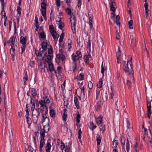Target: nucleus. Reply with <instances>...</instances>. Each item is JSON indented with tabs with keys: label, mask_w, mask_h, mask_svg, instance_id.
Wrapping results in <instances>:
<instances>
[{
	"label": "nucleus",
	"mask_w": 152,
	"mask_h": 152,
	"mask_svg": "<svg viewBox=\"0 0 152 152\" xmlns=\"http://www.w3.org/2000/svg\"><path fill=\"white\" fill-rule=\"evenodd\" d=\"M128 57L129 59V60H127V61H124V69L127 74H132L133 83H134L135 82L133 76L134 71L133 68V64L132 61V57L131 56H129Z\"/></svg>",
	"instance_id": "obj_1"
},
{
	"label": "nucleus",
	"mask_w": 152,
	"mask_h": 152,
	"mask_svg": "<svg viewBox=\"0 0 152 152\" xmlns=\"http://www.w3.org/2000/svg\"><path fill=\"white\" fill-rule=\"evenodd\" d=\"M4 106L5 109V123L6 124H7L8 122H10V112L8 110V109L6 106L5 100L8 97V94L7 93H5L4 89Z\"/></svg>",
	"instance_id": "obj_2"
},
{
	"label": "nucleus",
	"mask_w": 152,
	"mask_h": 152,
	"mask_svg": "<svg viewBox=\"0 0 152 152\" xmlns=\"http://www.w3.org/2000/svg\"><path fill=\"white\" fill-rule=\"evenodd\" d=\"M147 107L148 116L149 118H150V115L151 113V102L152 101V97L150 95L147 96Z\"/></svg>",
	"instance_id": "obj_3"
},
{
	"label": "nucleus",
	"mask_w": 152,
	"mask_h": 152,
	"mask_svg": "<svg viewBox=\"0 0 152 152\" xmlns=\"http://www.w3.org/2000/svg\"><path fill=\"white\" fill-rule=\"evenodd\" d=\"M70 23L71 29L74 33L75 32V26L76 23V19L75 17L74 13L72 12L70 16Z\"/></svg>",
	"instance_id": "obj_4"
},
{
	"label": "nucleus",
	"mask_w": 152,
	"mask_h": 152,
	"mask_svg": "<svg viewBox=\"0 0 152 152\" xmlns=\"http://www.w3.org/2000/svg\"><path fill=\"white\" fill-rule=\"evenodd\" d=\"M115 12H113L111 13V18L114 20V23H116L117 26L120 27V17L119 15H116L115 18Z\"/></svg>",
	"instance_id": "obj_5"
},
{
	"label": "nucleus",
	"mask_w": 152,
	"mask_h": 152,
	"mask_svg": "<svg viewBox=\"0 0 152 152\" xmlns=\"http://www.w3.org/2000/svg\"><path fill=\"white\" fill-rule=\"evenodd\" d=\"M50 101L48 99H47L46 101L45 100H41L39 101V103L41 107H45L46 109L45 113H47L48 111V108L46 107V104H48Z\"/></svg>",
	"instance_id": "obj_6"
},
{
	"label": "nucleus",
	"mask_w": 152,
	"mask_h": 152,
	"mask_svg": "<svg viewBox=\"0 0 152 152\" xmlns=\"http://www.w3.org/2000/svg\"><path fill=\"white\" fill-rule=\"evenodd\" d=\"M72 57L73 60L75 61L79 59L82 57L81 53L79 51H77L75 54L73 53L72 55Z\"/></svg>",
	"instance_id": "obj_7"
},
{
	"label": "nucleus",
	"mask_w": 152,
	"mask_h": 152,
	"mask_svg": "<svg viewBox=\"0 0 152 152\" xmlns=\"http://www.w3.org/2000/svg\"><path fill=\"white\" fill-rule=\"evenodd\" d=\"M126 121L127 124V128L126 130H124V132H127V133L133 132L134 131L132 127L130 126L129 121L126 119Z\"/></svg>",
	"instance_id": "obj_8"
},
{
	"label": "nucleus",
	"mask_w": 152,
	"mask_h": 152,
	"mask_svg": "<svg viewBox=\"0 0 152 152\" xmlns=\"http://www.w3.org/2000/svg\"><path fill=\"white\" fill-rule=\"evenodd\" d=\"M41 140L39 144V149L40 151H42V148L43 147L44 145L45 144V134H40Z\"/></svg>",
	"instance_id": "obj_9"
},
{
	"label": "nucleus",
	"mask_w": 152,
	"mask_h": 152,
	"mask_svg": "<svg viewBox=\"0 0 152 152\" xmlns=\"http://www.w3.org/2000/svg\"><path fill=\"white\" fill-rule=\"evenodd\" d=\"M46 56L47 60V62L48 64H50L52 63V59L53 57V54H48L47 53H45L44 56L42 58V59L43 60L45 59V57Z\"/></svg>",
	"instance_id": "obj_10"
},
{
	"label": "nucleus",
	"mask_w": 152,
	"mask_h": 152,
	"mask_svg": "<svg viewBox=\"0 0 152 152\" xmlns=\"http://www.w3.org/2000/svg\"><path fill=\"white\" fill-rule=\"evenodd\" d=\"M88 16H89V24L90 26V31H91V29L92 30L93 29H94V28H93V25L92 24V22L93 21L92 20V15L91 14H90L89 13H88Z\"/></svg>",
	"instance_id": "obj_11"
},
{
	"label": "nucleus",
	"mask_w": 152,
	"mask_h": 152,
	"mask_svg": "<svg viewBox=\"0 0 152 152\" xmlns=\"http://www.w3.org/2000/svg\"><path fill=\"white\" fill-rule=\"evenodd\" d=\"M61 53H59L57 54L56 55V58L60 61L61 60L63 61L65 59V56L64 55Z\"/></svg>",
	"instance_id": "obj_12"
},
{
	"label": "nucleus",
	"mask_w": 152,
	"mask_h": 152,
	"mask_svg": "<svg viewBox=\"0 0 152 152\" xmlns=\"http://www.w3.org/2000/svg\"><path fill=\"white\" fill-rule=\"evenodd\" d=\"M15 42V38L14 37H11L9 40L7 42V43L8 44H9L11 43V44H10V45L12 47H13L14 45V43Z\"/></svg>",
	"instance_id": "obj_13"
},
{
	"label": "nucleus",
	"mask_w": 152,
	"mask_h": 152,
	"mask_svg": "<svg viewBox=\"0 0 152 152\" xmlns=\"http://www.w3.org/2000/svg\"><path fill=\"white\" fill-rule=\"evenodd\" d=\"M59 52L60 53H64V45L63 43H59Z\"/></svg>",
	"instance_id": "obj_14"
},
{
	"label": "nucleus",
	"mask_w": 152,
	"mask_h": 152,
	"mask_svg": "<svg viewBox=\"0 0 152 152\" xmlns=\"http://www.w3.org/2000/svg\"><path fill=\"white\" fill-rule=\"evenodd\" d=\"M60 19L58 20V28L62 30V29L64 27V23L61 21V18H59Z\"/></svg>",
	"instance_id": "obj_15"
},
{
	"label": "nucleus",
	"mask_w": 152,
	"mask_h": 152,
	"mask_svg": "<svg viewBox=\"0 0 152 152\" xmlns=\"http://www.w3.org/2000/svg\"><path fill=\"white\" fill-rule=\"evenodd\" d=\"M48 64V65L49 69L50 72H51L54 71L55 73H56V72L54 68L53 64L52 62Z\"/></svg>",
	"instance_id": "obj_16"
},
{
	"label": "nucleus",
	"mask_w": 152,
	"mask_h": 152,
	"mask_svg": "<svg viewBox=\"0 0 152 152\" xmlns=\"http://www.w3.org/2000/svg\"><path fill=\"white\" fill-rule=\"evenodd\" d=\"M103 117L100 115L98 118H96V123L98 124H101L102 123V120Z\"/></svg>",
	"instance_id": "obj_17"
},
{
	"label": "nucleus",
	"mask_w": 152,
	"mask_h": 152,
	"mask_svg": "<svg viewBox=\"0 0 152 152\" xmlns=\"http://www.w3.org/2000/svg\"><path fill=\"white\" fill-rule=\"evenodd\" d=\"M51 146L50 142H47L45 146L46 152H49L50 151Z\"/></svg>",
	"instance_id": "obj_18"
},
{
	"label": "nucleus",
	"mask_w": 152,
	"mask_h": 152,
	"mask_svg": "<svg viewBox=\"0 0 152 152\" xmlns=\"http://www.w3.org/2000/svg\"><path fill=\"white\" fill-rule=\"evenodd\" d=\"M20 42L23 46H26V37H21L20 38Z\"/></svg>",
	"instance_id": "obj_19"
},
{
	"label": "nucleus",
	"mask_w": 152,
	"mask_h": 152,
	"mask_svg": "<svg viewBox=\"0 0 152 152\" xmlns=\"http://www.w3.org/2000/svg\"><path fill=\"white\" fill-rule=\"evenodd\" d=\"M47 113H45V114H42V116L41 117V122L43 123H44L46 119H47V117L46 115V114H47Z\"/></svg>",
	"instance_id": "obj_20"
},
{
	"label": "nucleus",
	"mask_w": 152,
	"mask_h": 152,
	"mask_svg": "<svg viewBox=\"0 0 152 152\" xmlns=\"http://www.w3.org/2000/svg\"><path fill=\"white\" fill-rule=\"evenodd\" d=\"M100 132L101 133H103L105 132V125H101L100 127Z\"/></svg>",
	"instance_id": "obj_21"
},
{
	"label": "nucleus",
	"mask_w": 152,
	"mask_h": 152,
	"mask_svg": "<svg viewBox=\"0 0 152 152\" xmlns=\"http://www.w3.org/2000/svg\"><path fill=\"white\" fill-rule=\"evenodd\" d=\"M74 102L76 107L77 109H79L80 107V106L79 104L78 100L77 97H75L74 98Z\"/></svg>",
	"instance_id": "obj_22"
},
{
	"label": "nucleus",
	"mask_w": 152,
	"mask_h": 152,
	"mask_svg": "<svg viewBox=\"0 0 152 152\" xmlns=\"http://www.w3.org/2000/svg\"><path fill=\"white\" fill-rule=\"evenodd\" d=\"M89 126L90 129L92 130H93L96 127V126L94 124V123L93 122H91L89 123Z\"/></svg>",
	"instance_id": "obj_23"
},
{
	"label": "nucleus",
	"mask_w": 152,
	"mask_h": 152,
	"mask_svg": "<svg viewBox=\"0 0 152 152\" xmlns=\"http://www.w3.org/2000/svg\"><path fill=\"white\" fill-rule=\"evenodd\" d=\"M31 94L34 98H35L37 95V91L35 89L32 88L31 91Z\"/></svg>",
	"instance_id": "obj_24"
},
{
	"label": "nucleus",
	"mask_w": 152,
	"mask_h": 152,
	"mask_svg": "<svg viewBox=\"0 0 152 152\" xmlns=\"http://www.w3.org/2000/svg\"><path fill=\"white\" fill-rule=\"evenodd\" d=\"M66 110L64 109V113H63V119L65 121H66L67 119V114L66 112Z\"/></svg>",
	"instance_id": "obj_25"
},
{
	"label": "nucleus",
	"mask_w": 152,
	"mask_h": 152,
	"mask_svg": "<svg viewBox=\"0 0 152 152\" xmlns=\"http://www.w3.org/2000/svg\"><path fill=\"white\" fill-rule=\"evenodd\" d=\"M50 114L52 117H54L55 116V111L53 109L50 110Z\"/></svg>",
	"instance_id": "obj_26"
},
{
	"label": "nucleus",
	"mask_w": 152,
	"mask_h": 152,
	"mask_svg": "<svg viewBox=\"0 0 152 152\" xmlns=\"http://www.w3.org/2000/svg\"><path fill=\"white\" fill-rule=\"evenodd\" d=\"M90 55H85L84 57V60L85 63L86 64H88L89 62L88 58L89 57H90Z\"/></svg>",
	"instance_id": "obj_27"
},
{
	"label": "nucleus",
	"mask_w": 152,
	"mask_h": 152,
	"mask_svg": "<svg viewBox=\"0 0 152 152\" xmlns=\"http://www.w3.org/2000/svg\"><path fill=\"white\" fill-rule=\"evenodd\" d=\"M103 82L102 81V78L100 79V80L99 81V82L97 84V87L98 88H100L102 87Z\"/></svg>",
	"instance_id": "obj_28"
},
{
	"label": "nucleus",
	"mask_w": 152,
	"mask_h": 152,
	"mask_svg": "<svg viewBox=\"0 0 152 152\" xmlns=\"http://www.w3.org/2000/svg\"><path fill=\"white\" fill-rule=\"evenodd\" d=\"M14 46H13V47H12L10 49V53L12 55V56H14L15 54V48H14Z\"/></svg>",
	"instance_id": "obj_29"
},
{
	"label": "nucleus",
	"mask_w": 152,
	"mask_h": 152,
	"mask_svg": "<svg viewBox=\"0 0 152 152\" xmlns=\"http://www.w3.org/2000/svg\"><path fill=\"white\" fill-rule=\"evenodd\" d=\"M42 47L41 48H43L45 50L47 47V43L46 42H43L42 44Z\"/></svg>",
	"instance_id": "obj_30"
},
{
	"label": "nucleus",
	"mask_w": 152,
	"mask_h": 152,
	"mask_svg": "<svg viewBox=\"0 0 152 152\" xmlns=\"http://www.w3.org/2000/svg\"><path fill=\"white\" fill-rule=\"evenodd\" d=\"M96 137L97 144L98 145H99L101 143V138L100 136L99 135H97Z\"/></svg>",
	"instance_id": "obj_31"
},
{
	"label": "nucleus",
	"mask_w": 152,
	"mask_h": 152,
	"mask_svg": "<svg viewBox=\"0 0 152 152\" xmlns=\"http://www.w3.org/2000/svg\"><path fill=\"white\" fill-rule=\"evenodd\" d=\"M103 40L101 37H100L98 40L97 43L99 45L102 46L103 45Z\"/></svg>",
	"instance_id": "obj_32"
},
{
	"label": "nucleus",
	"mask_w": 152,
	"mask_h": 152,
	"mask_svg": "<svg viewBox=\"0 0 152 152\" xmlns=\"http://www.w3.org/2000/svg\"><path fill=\"white\" fill-rule=\"evenodd\" d=\"M133 21L132 20H130L128 22V25L129 26V28L130 29H132L133 28Z\"/></svg>",
	"instance_id": "obj_33"
},
{
	"label": "nucleus",
	"mask_w": 152,
	"mask_h": 152,
	"mask_svg": "<svg viewBox=\"0 0 152 152\" xmlns=\"http://www.w3.org/2000/svg\"><path fill=\"white\" fill-rule=\"evenodd\" d=\"M72 41L71 40L69 39L68 40V49L70 50L72 47Z\"/></svg>",
	"instance_id": "obj_34"
},
{
	"label": "nucleus",
	"mask_w": 152,
	"mask_h": 152,
	"mask_svg": "<svg viewBox=\"0 0 152 152\" xmlns=\"http://www.w3.org/2000/svg\"><path fill=\"white\" fill-rule=\"evenodd\" d=\"M64 33L63 32L62 33V34H61L60 37V39H59V43H62V42L63 40V38L64 37Z\"/></svg>",
	"instance_id": "obj_35"
},
{
	"label": "nucleus",
	"mask_w": 152,
	"mask_h": 152,
	"mask_svg": "<svg viewBox=\"0 0 152 152\" xmlns=\"http://www.w3.org/2000/svg\"><path fill=\"white\" fill-rule=\"evenodd\" d=\"M49 30L50 32L51 33H53L55 32L54 28L53 25H50L49 26Z\"/></svg>",
	"instance_id": "obj_36"
},
{
	"label": "nucleus",
	"mask_w": 152,
	"mask_h": 152,
	"mask_svg": "<svg viewBox=\"0 0 152 152\" xmlns=\"http://www.w3.org/2000/svg\"><path fill=\"white\" fill-rule=\"evenodd\" d=\"M66 11L68 15H70V16H71L72 15V11L71 10L70 8H69V7L66 8Z\"/></svg>",
	"instance_id": "obj_37"
},
{
	"label": "nucleus",
	"mask_w": 152,
	"mask_h": 152,
	"mask_svg": "<svg viewBox=\"0 0 152 152\" xmlns=\"http://www.w3.org/2000/svg\"><path fill=\"white\" fill-rule=\"evenodd\" d=\"M115 4H111V5H110V10L113 11V12H115V11L116 10L115 8L114 7V6H115Z\"/></svg>",
	"instance_id": "obj_38"
},
{
	"label": "nucleus",
	"mask_w": 152,
	"mask_h": 152,
	"mask_svg": "<svg viewBox=\"0 0 152 152\" xmlns=\"http://www.w3.org/2000/svg\"><path fill=\"white\" fill-rule=\"evenodd\" d=\"M41 11L42 16H45L46 15V9L42 8Z\"/></svg>",
	"instance_id": "obj_39"
},
{
	"label": "nucleus",
	"mask_w": 152,
	"mask_h": 152,
	"mask_svg": "<svg viewBox=\"0 0 152 152\" xmlns=\"http://www.w3.org/2000/svg\"><path fill=\"white\" fill-rule=\"evenodd\" d=\"M45 50L43 48H40L39 52V56L41 57L42 56V53L44 52Z\"/></svg>",
	"instance_id": "obj_40"
},
{
	"label": "nucleus",
	"mask_w": 152,
	"mask_h": 152,
	"mask_svg": "<svg viewBox=\"0 0 152 152\" xmlns=\"http://www.w3.org/2000/svg\"><path fill=\"white\" fill-rule=\"evenodd\" d=\"M84 74L83 73H80L79 77H78V79L79 80H83L84 79Z\"/></svg>",
	"instance_id": "obj_41"
},
{
	"label": "nucleus",
	"mask_w": 152,
	"mask_h": 152,
	"mask_svg": "<svg viewBox=\"0 0 152 152\" xmlns=\"http://www.w3.org/2000/svg\"><path fill=\"white\" fill-rule=\"evenodd\" d=\"M123 138H121V145H122V148H124V145H125V142L126 139L125 138H123Z\"/></svg>",
	"instance_id": "obj_42"
},
{
	"label": "nucleus",
	"mask_w": 152,
	"mask_h": 152,
	"mask_svg": "<svg viewBox=\"0 0 152 152\" xmlns=\"http://www.w3.org/2000/svg\"><path fill=\"white\" fill-rule=\"evenodd\" d=\"M51 34L54 39H55L57 38V33L56 31L53 33H51Z\"/></svg>",
	"instance_id": "obj_43"
},
{
	"label": "nucleus",
	"mask_w": 152,
	"mask_h": 152,
	"mask_svg": "<svg viewBox=\"0 0 152 152\" xmlns=\"http://www.w3.org/2000/svg\"><path fill=\"white\" fill-rule=\"evenodd\" d=\"M80 114H78L76 116V121L77 123H79L80 122Z\"/></svg>",
	"instance_id": "obj_44"
},
{
	"label": "nucleus",
	"mask_w": 152,
	"mask_h": 152,
	"mask_svg": "<svg viewBox=\"0 0 152 152\" xmlns=\"http://www.w3.org/2000/svg\"><path fill=\"white\" fill-rule=\"evenodd\" d=\"M142 127H143V128L144 129V132H145V133H146V132H149V133H151V130L149 129V128H148V130L147 131V129H146V128L144 127V124L143 125Z\"/></svg>",
	"instance_id": "obj_45"
},
{
	"label": "nucleus",
	"mask_w": 152,
	"mask_h": 152,
	"mask_svg": "<svg viewBox=\"0 0 152 152\" xmlns=\"http://www.w3.org/2000/svg\"><path fill=\"white\" fill-rule=\"evenodd\" d=\"M88 87L90 89H91L93 88V85L92 82L91 81L88 82Z\"/></svg>",
	"instance_id": "obj_46"
},
{
	"label": "nucleus",
	"mask_w": 152,
	"mask_h": 152,
	"mask_svg": "<svg viewBox=\"0 0 152 152\" xmlns=\"http://www.w3.org/2000/svg\"><path fill=\"white\" fill-rule=\"evenodd\" d=\"M53 52V50L52 47L50 46V48H48V53H47L48 54H51Z\"/></svg>",
	"instance_id": "obj_47"
},
{
	"label": "nucleus",
	"mask_w": 152,
	"mask_h": 152,
	"mask_svg": "<svg viewBox=\"0 0 152 152\" xmlns=\"http://www.w3.org/2000/svg\"><path fill=\"white\" fill-rule=\"evenodd\" d=\"M40 37L41 38L44 39L45 38V33L44 32H41L40 33Z\"/></svg>",
	"instance_id": "obj_48"
},
{
	"label": "nucleus",
	"mask_w": 152,
	"mask_h": 152,
	"mask_svg": "<svg viewBox=\"0 0 152 152\" xmlns=\"http://www.w3.org/2000/svg\"><path fill=\"white\" fill-rule=\"evenodd\" d=\"M138 147V143L136 142L134 145V148L135 150V152H138V150H137V148Z\"/></svg>",
	"instance_id": "obj_49"
},
{
	"label": "nucleus",
	"mask_w": 152,
	"mask_h": 152,
	"mask_svg": "<svg viewBox=\"0 0 152 152\" xmlns=\"http://www.w3.org/2000/svg\"><path fill=\"white\" fill-rule=\"evenodd\" d=\"M26 115L27 116V117L28 116V115H29V111H28V110H29V108H28V107H27V104L26 105Z\"/></svg>",
	"instance_id": "obj_50"
},
{
	"label": "nucleus",
	"mask_w": 152,
	"mask_h": 152,
	"mask_svg": "<svg viewBox=\"0 0 152 152\" xmlns=\"http://www.w3.org/2000/svg\"><path fill=\"white\" fill-rule=\"evenodd\" d=\"M104 69L103 66V63L101 65V73L103 74V76L104 75Z\"/></svg>",
	"instance_id": "obj_51"
},
{
	"label": "nucleus",
	"mask_w": 152,
	"mask_h": 152,
	"mask_svg": "<svg viewBox=\"0 0 152 152\" xmlns=\"http://www.w3.org/2000/svg\"><path fill=\"white\" fill-rule=\"evenodd\" d=\"M41 7L42 8L46 9V4L45 3L42 2L41 3Z\"/></svg>",
	"instance_id": "obj_52"
},
{
	"label": "nucleus",
	"mask_w": 152,
	"mask_h": 152,
	"mask_svg": "<svg viewBox=\"0 0 152 152\" xmlns=\"http://www.w3.org/2000/svg\"><path fill=\"white\" fill-rule=\"evenodd\" d=\"M61 144L60 147L61 149L63 150L65 148V145L64 143L61 141Z\"/></svg>",
	"instance_id": "obj_53"
},
{
	"label": "nucleus",
	"mask_w": 152,
	"mask_h": 152,
	"mask_svg": "<svg viewBox=\"0 0 152 152\" xmlns=\"http://www.w3.org/2000/svg\"><path fill=\"white\" fill-rule=\"evenodd\" d=\"M49 128L48 126H44L43 127V130L44 131V133H47L49 130Z\"/></svg>",
	"instance_id": "obj_54"
},
{
	"label": "nucleus",
	"mask_w": 152,
	"mask_h": 152,
	"mask_svg": "<svg viewBox=\"0 0 152 152\" xmlns=\"http://www.w3.org/2000/svg\"><path fill=\"white\" fill-rule=\"evenodd\" d=\"M145 15L146 16V18H148V8L145 9Z\"/></svg>",
	"instance_id": "obj_55"
},
{
	"label": "nucleus",
	"mask_w": 152,
	"mask_h": 152,
	"mask_svg": "<svg viewBox=\"0 0 152 152\" xmlns=\"http://www.w3.org/2000/svg\"><path fill=\"white\" fill-rule=\"evenodd\" d=\"M66 3L67 4L68 7H70V3H71V0H65Z\"/></svg>",
	"instance_id": "obj_56"
},
{
	"label": "nucleus",
	"mask_w": 152,
	"mask_h": 152,
	"mask_svg": "<svg viewBox=\"0 0 152 152\" xmlns=\"http://www.w3.org/2000/svg\"><path fill=\"white\" fill-rule=\"evenodd\" d=\"M34 62L33 61H31L29 62V65L31 67H33L34 65Z\"/></svg>",
	"instance_id": "obj_57"
},
{
	"label": "nucleus",
	"mask_w": 152,
	"mask_h": 152,
	"mask_svg": "<svg viewBox=\"0 0 152 152\" xmlns=\"http://www.w3.org/2000/svg\"><path fill=\"white\" fill-rule=\"evenodd\" d=\"M129 146H130L129 143H126V151L127 152H129Z\"/></svg>",
	"instance_id": "obj_58"
},
{
	"label": "nucleus",
	"mask_w": 152,
	"mask_h": 152,
	"mask_svg": "<svg viewBox=\"0 0 152 152\" xmlns=\"http://www.w3.org/2000/svg\"><path fill=\"white\" fill-rule=\"evenodd\" d=\"M26 77H23V81L24 83H25L28 79V76L27 75V72H26Z\"/></svg>",
	"instance_id": "obj_59"
},
{
	"label": "nucleus",
	"mask_w": 152,
	"mask_h": 152,
	"mask_svg": "<svg viewBox=\"0 0 152 152\" xmlns=\"http://www.w3.org/2000/svg\"><path fill=\"white\" fill-rule=\"evenodd\" d=\"M131 42L133 45H135L136 43V39L135 38H133L132 39Z\"/></svg>",
	"instance_id": "obj_60"
},
{
	"label": "nucleus",
	"mask_w": 152,
	"mask_h": 152,
	"mask_svg": "<svg viewBox=\"0 0 152 152\" xmlns=\"http://www.w3.org/2000/svg\"><path fill=\"white\" fill-rule=\"evenodd\" d=\"M17 12L20 15L21 14V8L19 6H18L17 7Z\"/></svg>",
	"instance_id": "obj_61"
},
{
	"label": "nucleus",
	"mask_w": 152,
	"mask_h": 152,
	"mask_svg": "<svg viewBox=\"0 0 152 152\" xmlns=\"http://www.w3.org/2000/svg\"><path fill=\"white\" fill-rule=\"evenodd\" d=\"M57 71L58 74L61 72V67L60 66H58L57 68Z\"/></svg>",
	"instance_id": "obj_62"
},
{
	"label": "nucleus",
	"mask_w": 152,
	"mask_h": 152,
	"mask_svg": "<svg viewBox=\"0 0 152 152\" xmlns=\"http://www.w3.org/2000/svg\"><path fill=\"white\" fill-rule=\"evenodd\" d=\"M118 144V142L117 141L115 140L113 142V145L115 148L117 146Z\"/></svg>",
	"instance_id": "obj_63"
},
{
	"label": "nucleus",
	"mask_w": 152,
	"mask_h": 152,
	"mask_svg": "<svg viewBox=\"0 0 152 152\" xmlns=\"http://www.w3.org/2000/svg\"><path fill=\"white\" fill-rule=\"evenodd\" d=\"M56 4L57 6L59 7L60 6V2L59 0H56Z\"/></svg>",
	"instance_id": "obj_64"
}]
</instances>
